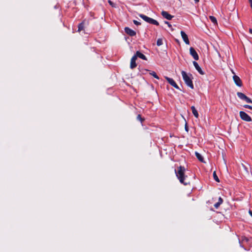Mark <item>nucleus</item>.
<instances>
[{
    "mask_svg": "<svg viewBox=\"0 0 252 252\" xmlns=\"http://www.w3.org/2000/svg\"><path fill=\"white\" fill-rule=\"evenodd\" d=\"M185 168L182 166L179 167L178 171L175 170V173L177 177L181 183L183 184L184 185H188L189 184V182L185 181L187 176L185 175Z\"/></svg>",
    "mask_w": 252,
    "mask_h": 252,
    "instance_id": "1",
    "label": "nucleus"
},
{
    "mask_svg": "<svg viewBox=\"0 0 252 252\" xmlns=\"http://www.w3.org/2000/svg\"><path fill=\"white\" fill-rule=\"evenodd\" d=\"M181 74L183 80L185 81L186 85L189 87H190L191 89H193L194 87L192 81V75L188 74L185 71H182L181 72Z\"/></svg>",
    "mask_w": 252,
    "mask_h": 252,
    "instance_id": "2",
    "label": "nucleus"
},
{
    "mask_svg": "<svg viewBox=\"0 0 252 252\" xmlns=\"http://www.w3.org/2000/svg\"><path fill=\"white\" fill-rule=\"evenodd\" d=\"M240 118L243 121H245L246 122H251L252 121V119H251V117L244 111L240 112Z\"/></svg>",
    "mask_w": 252,
    "mask_h": 252,
    "instance_id": "3",
    "label": "nucleus"
},
{
    "mask_svg": "<svg viewBox=\"0 0 252 252\" xmlns=\"http://www.w3.org/2000/svg\"><path fill=\"white\" fill-rule=\"evenodd\" d=\"M232 72L233 74H235V73L234 72V71L233 70H232ZM233 80H234L235 83L236 84V85L237 86H238L239 87L242 86V81L239 76H238L236 75H234L233 76Z\"/></svg>",
    "mask_w": 252,
    "mask_h": 252,
    "instance_id": "4",
    "label": "nucleus"
},
{
    "mask_svg": "<svg viewBox=\"0 0 252 252\" xmlns=\"http://www.w3.org/2000/svg\"><path fill=\"white\" fill-rule=\"evenodd\" d=\"M189 53L195 60H198L199 59L198 55L193 47L189 48Z\"/></svg>",
    "mask_w": 252,
    "mask_h": 252,
    "instance_id": "5",
    "label": "nucleus"
},
{
    "mask_svg": "<svg viewBox=\"0 0 252 252\" xmlns=\"http://www.w3.org/2000/svg\"><path fill=\"white\" fill-rule=\"evenodd\" d=\"M165 78L171 86L177 89H179V87L173 79L166 76L165 77Z\"/></svg>",
    "mask_w": 252,
    "mask_h": 252,
    "instance_id": "6",
    "label": "nucleus"
},
{
    "mask_svg": "<svg viewBox=\"0 0 252 252\" xmlns=\"http://www.w3.org/2000/svg\"><path fill=\"white\" fill-rule=\"evenodd\" d=\"M141 17L143 18V19L145 21H146L148 23H151V24H153L156 25H158V22L156 20H154L149 17Z\"/></svg>",
    "mask_w": 252,
    "mask_h": 252,
    "instance_id": "7",
    "label": "nucleus"
},
{
    "mask_svg": "<svg viewBox=\"0 0 252 252\" xmlns=\"http://www.w3.org/2000/svg\"><path fill=\"white\" fill-rule=\"evenodd\" d=\"M181 35L186 44L188 45L189 44V40L188 36L187 35V34L184 32L181 31Z\"/></svg>",
    "mask_w": 252,
    "mask_h": 252,
    "instance_id": "8",
    "label": "nucleus"
},
{
    "mask_svg": "<svg viewBox=\"0 0 252 252\" xmlns=\"http://www.w3.org/2000/svg\"><path fill=\"white\" fill-rule=\"evenodd\" d=\"M125 31L126 33L131 36H133L136 35V32L128 27H126L125 28Z\"/></svg>",
    "mask_w": 252,
    "mask_h": 252,
    "instance_id": "9",
    "label": "nucleus"
},
{
    "mask_svg": "<svg viewBox=\"0 0 252 252\" xmlns=\"http://www.w3.org/2000/svg\"><path fill=\"white\" fill-rule=\"evenodd\" d=\"M136 56H133L131 59L130 67L131 69H133L137 66L136 63Z\"/></svg>",
    "mask_w": 252,
    "mask_h": 252,
    "instance_id": "10",
    "label": "nucleus"
},
{
    "mask_svg": "<svg viewBox=\"0 0 252 252\" xmlns=\"http://www.w3.org/2000/svg\"><path fill=\"white\" fill-rule=\"evenodd\" d=\"M193 65L195 67V69L198 71V72L200 74H202V75L204 74V72L202 71L201 67L199 66V65H198V64L197 62H196L195 61H194V62H193Z\"/></svg>",
    "mask_w": 252,
    "mask_h": 252,
    "instance_id": "11",
    "label": "nucleus"
},
{
    "mask_svg": "<svg viewBox=\"0 0 252 252\" xmlns=\"http://www.w3.org/2000/svg\"><path fill=\"white\" fill-rule=\"evenodd\" d=\"M133 56H136V59L138 57H139L144 60H147L146 56L144 54H143L142 53H140L139 51H137L136 54Z\"/></svg>",
    "mask_w": 252,
    "mask_h": 252,
    "instance_id": "12",
    "label": "nucleus"
},
{
    "mask_svg": "<svg viewBox=\"0 0 252 252\" xmlns=\"http://www.w3.org/2000/svg\"><path fill=\"white\" fill-rule=\"evenodd\" d=\"M191 109L192 110V114H193L194 116L196 118H198L199 117V114H198V113L197 110L195 108V107L194 106H192L191 107Z\"/></svg>",
    "mask_w": 252,
    "mask_h": 252,
    "instance_id": "13",
    "label": "nucleus"
},
{
    "mask_svg": "<svg viewBox=\"0 0 252 252\" xmlns=\"http://www.w3.org/2000/svg\"><path fill=\"white\" fill-rule=\"evenodd\" d=\"M195 156L196 158H198V159L201 162H204L203 158L201 154H200L199 153L195 152Z\"/></svg>",
    "mask_w": 252,
    "mask_h": 252,
    "instance_id": "14",
    "label": "nucleus"
},
{
    "mask_svg": "<svg viewBox=\"0 0 252 252\" xmlns=\"http://www.w3.org/2000/svg\"><path fill=\"white\" fill-rule=\"evenodd\" d=\"M222 199L220 197H219L218 202L214 204V207L216 208H218L220 206V205L222 203Z\"/></svg>",
    "mask_w": 252,
    "mask_h": 252,
    "instance_id": "15",
    "label": "nucleus"
},
{
    "mask_svg": "<svg viewBox=\"0 0 252 252\" xmlns=\"http://www.w3.org/2000/svg\"><path fill=\"white\" fill-rule=\"evenodd\" d=\"M209 19L215 25H217V20L215 17H209Z\"/></svg>",
    "mask_w": 252,
    "mask_h": 252,
    "instance_id": "16",
    "label": "nucleus"
},
{
    "mask_svg": "<svg viewBox=\"0 0 252 252\" xmlns=\"http://www.w3.org/2000/svg\"><path fill=\"white\" fill-rule=\"evenodd\" d=\"M237 96H238V97L242 100H243L246 96V95L245 94H244L243 93H241V92H238L237 93Z\"/></svg>",
    "mask_w": 252,
    "mask_h": 252,
    "instance_id": "17",
    "label": "nucleus"
},
{
    "mask_svg": "<svg viewBox=\"0 0 252 252\" xmlns=\"http://www.w3.org/2000/svg\"><path fill=\"white\" fill-rule=\"evenodd\" d=\"M84 29V22H82L78 25V31L79 32H81L82 30H83Z\"/></svg>",
    "mask_w": 252,
    "mask_h": 252,
    "instance_id": "18",
    "label": "nucleus"
},
{
    "mask_svg": "<svg viewBox=\"0 0 252 252\" xmlns=\"http://www.w3.org/2000/svg\"><path fill=\"white\" fill-rule=\"evenodd\" d=\"M213 177H214V180L216 182H220L219 179L218 177L217 176V175L216 174V171H214V173H213Z\"/></svg>",
    "mask_w": 252,
    "mask_h": 252,
    "instance_id": "19",
    "label": "nucleus"
},
{
    "mask_svg": "<svg viewBox=\"0 0 252 252\" xmlns=\"http://www.w3.org/2000/svg\"><path fill=\"white\" fill-rule=\"evenodd\" d=\"M163 44V41L162 38H158L157 40V44L158 46H159Z\"/></svg>",
    "mask_w": 252,
    "mask_h": 252,
    "instance_id": "20",
    "label": "nucleus"
},
{
    "mask_svg": "<svg viewBox=\"0 0 252 252\" xmlns=\"http://www.w3.org/2000/svg\"><path fill=\"white\" fill-rule=\"evenodd\" d=\"M150 74L152 75L154 77L157 79H159L158 76L157 75L156 73L154 71H152L150 72Z\"/></svg>",
    "mask_w": 252,
    "mask_h": 252,
    "instance_id": "21",
    "label": "nucleus"
},
{
    "mask_svg": "<svg viewBox=\"0 0 252 252\" xmlns=\"http://www.w3.org/2000/svg\"><path fill=\"white\" fill-rule=\"evenodd\" d=\"M243 100H245V101L246 102H247V103H252V100L250 98L247 97L246 95L245 96V97L244 98V99Z\"/></svg>",
    "mask_w": 252,
    "mask_h": 252,
    "instance_id": "22",
    "label": "nucleus"
},
{
    "mask_svg": "<svg viewBox=\"0 0 252 252\" xmlns=\"http://www.w3.org/2000/svg\"><path fill=\"white\" fill-rule=\"evenodd\" d=\"M161 14L162 16H172L171 15L168 14V12L165 11H162L161 12Z\"/></svg>",
    "mask_w": 252,
    "mask_h": 252,
    "instance_id": "23",
    "label": "nucleus"
},
{
    "mask_svg": "<svg viewBox=\"0 0 252 252\" xmlns=\"http://www.w3.org/2000/svg\"><path fill=\"white\" fill-rule=\"evenodd\" d=\"M108 2L109 3V4L110 5H111L112 7H115L116 6V4L113 1H112L111 0H109L108 1Z\"/></svg>",
    "mask_w": 252,
    "mask_h": 252,
    "instance_id": "24",
    "label": "nucleus"
},
{
    "mask_svg": "<svg viewBox=\"0 0 252 252\" xmlns=\"http://www.w3.org/2000/svg\"><path fill=\"white\" fill-rule=\"evenodd\" d=\"M244 107L246 108H248V109H250L251 110H252V106H251V105H245L244 106Z\"/></svg>",
    "mask_w": 252,
    "mask_h": 252,
    "instance_id": "25",
    "label": "nucleus"
},
{
    "mask_svg": "<svg viewBox=\"0 0 252 252\" xmlns=\"http://www.w3.org/2000/svg\"><path fill=\"white\" fill-rule=\"evenodd\" d=\"M137 119L140 121L141 122L143 121V119L141 117V116L140 115H138L137 117Z\"/></svg>",
    "mask_w": 252,
    "mask_h": 252,
    "instance_id": "26",
    "label": "nucleus"
},
{
    "mask_svg": "<svg viewBox=\"0 0 252 252\" xmlns=\"http://www.w3.org/2000/svg\"><path fill=\"white\" fill-rule=\"evenodd\" d=\"M133 23H134L135 25H139L140 24V23L138 21H136V20H134L133 21Z\"/></svg>",
    "mask_w": 252,
    "mask_h": 252,
    "instance_id": "27",
    "label": "nucleus"
},
{
    "mask_svg": "<svg viewBox=\"0 0 252 252\" xmlns=\"http://www.w3.org/2000/svg\"><path fill=\"white\" fill-rule=\"evenodd\" d=\"M167 19L170 20L173 17H165Z\"/></svg>",
    "mask_w": 252,
    "mask_h": 252,
    "instance_id": "28",
    "label": "nucleus"
},
{
    "mask_svg": "<svg viewBox=\"0 0 252 252\" xmlns=\"http://www.w3.org/2000/svg\"><path fill=\"white\" fill-rule=\"evenodd\" d=\"M249 32H250L251 33H252V29H249Z\"/></svg>",
    "mask_w": 252,
    "mask_h": 252,
    "instance_id": "29",
    "label": "nucleus"
},
{
    "mask_svg": "<svg viewBox=\"0 0 252 252\" xmlns=\"http://www.w3.org/2000/svg\"><path fill=\"white\" fill-rule=\"evenodd\" d=\"M165 23L167 24L169 27L170 26V25L169 24V23L168 22H165Z\"/></svg>",
    "mask_w": 252,
    "mask_h": 252,
    "instance_id": "30",
    "label": "nucleus"
},
{
    "mask_svg": "<svg viewBox=\"0 0 252 252\" xmlns=\"http://www.w3.org/2000/svg\"><path fill=\"white\" fill-rule=\"evenodd\" d=\"M195 1V2H199V0H194Z\"/></svg>",
    "mask_w": 252,
    "mask_h": 252,
    "instance_id": "31",
    "label": "nucleus"
},
{
    "mask_svg": "<svg viewBox=\"0 0 252 252\" xmlns=\"http://www.w3.org/2000/svg\"><path fill=\"white\" fill-rule=\"evenodd\" d=\"M185 129H186V131H188V129L186 126Z\"/></svg>",
    "mask_w": 252,
    "mask_h": 252,
    "instance_id": "32",
    "label": "nucleus"
},
{
    "mask_svg": "<svg viewBox=\"0 0 252 252\" xmlns=\"http://www.w3.org/2000/svg\"><path fill=\"white\" fill-rule=\"evenodd\" d=\"M139 16H145V15H143V14H140Z\"/></svg>",
    "mask_w": 252,
    "mask_h": 252,
    "instance_id": "33",
    "label": "nucleus"
},
{
    "mask_svg": "<svg viewBox=\"0 0 252 252\" xmlns=\"http://www.w3.org/2000/svg\"><path fill=\"white\" fill-rule=\"evenodd\" d=\"M176 42H179L178 40L176 39Z\"/></svg>",
    "mask_w": 252,
    "mask_h": 252,
    "instance_id": "34",
    "label": "nucleus"
}]
</instances>
